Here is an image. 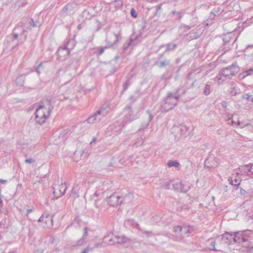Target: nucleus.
Listing matches in <instances>:
<instances>
[{
    "instance_id": "1",
    "label": "nucleus",
    "mask_w": 253,
    "mask_h": 253,
    "mask_svg": "<svg viewBox=\"0 0 253 253\" xmlns=\"http://www.w3.org/2000/svg\"><path fill=\"white\" fill-rule=\"evenodd\" d=\"M177 97H174L173 93L168 92L166 96L162 100L160 109L163 112H168L173 109L178 104Z\"/></svg>"
},
{
    "instance_id": "2",
    "label": "nucleus",
    "mask_w": 253,
    "mask_h": 253,
    "mask_svg": "<svg viewBox=\"0 0 253 253\" xmlns=\"http://www.w3.org/2000/svg\"><path fill=\"white\" fill-rule=\"evenodd\" d=\"M44 109H45L42 103H40L39 107L35 112V119L37 123L40 125L43 124L47 118L50 115V114L53 109V107H50L47 109V114L44 112Z\"/></svg>"
},
{
    "instance_id": "3",
    "label": "nucleus",
    "mask_w": 253,
    "mask_h": 253,
    "mask_svg": "<svg viewBox=\"0 0 253 253\" xmlns=\"http://www.w3.org/2000/svg\"><path fill=\"white\" fill-rule=\"evenodd\" d=\"M132 197L131 193H128L124 197L119 196L116 194H113L108 198L107 202L110 206L115 207L122 203H128L132 199Z\"/></svg>"
},
{
    "instance_id": "4",
    "label": "nucleus",
    "mask_w": 253,
    "mask_h": 253,
    "mask_svg": "<svg viewBox=\"0 0 253 253\" xmlns=\"http://www.w3.org/2000/svg\"><path fill=\"white\" fill-rule=\"evenodd\" d=\"M247 233H249L248 231L234 232V242L241 243L248 241L249 235Z\"/></svg>"
},
{
    "instance_id": "5",
    "label": "nucleus",
    "mask_w": 253,
    "mask_h": 253,
    "mask_svg": "<svg viewBox=\"0 0 253 253\" xmlns=\"http://www.w3.org/2000/svg\"><path fill=\"white\" fill-rule=\"evenodd\" d=\"M67 189V187L65 183H61L60 185L58 186L57 188L53 187V192L54 195V196L56 198H58L61 197L65 194Z\"/></svg>"
},
{
    "instance_id": "6",
    "label": "nucleus",
    "mask_w": 253,
    "mask_h": 253,
    "mask_svg": "<svg viewBox=\"0 0 253 253\" xmlns=\"http://www.w3.org/2000/svg\"><path fill=\"white\" fill-rule=\"evenodd\" d=\"M110 61L106 64V69L109 71V74H113L119 69V66L117 63V59Z\"/></svg>"
},
{
    "instance_id": "7",
    "label": "nucleus",
    "mask_w": 253,
    "mask_h": 253,
    "mask_svg": "<svg viewBox=\"0 0 253 253\" xmlns=\"http://www.w3.org/2000/svg\"><path fill=\"white\" fill-rule=\"evenodd\" d=\"M70 52L66 49L63 46L58 47L56 52L58 59L59 60L63 61L67 58L69 55Z\"/></svg>"
},
{
    "instance_id": "8",
    "label": "nucleus",
    "mask_w": 253,
    "mask_h": 253,
    "mask_svg": "<svg viewBox=\"0 0 253 253\" xmlns=\"http://www.w3.org/2000/svg\"><path fill=\"white\" fill-rule=\"evenodd\" d=\"M200 35V32L197 28H195L190 31L188 34H183V37H185L187 40L191 41L198 38Z\"/></svg>"
},
{
    "instance_id": "9",
    "label": "nucleus",
    "mask_w": 253,
    "mask_h": 253,
    "mask_svg": "<svg viewBox=\"0 0 253 253\" xmlns=\"http://www.w3.org/2000/svg\"><path fill=\"white\" fill-rule=\"evenodd\" d=\"M207 246L208 248L211 251L217 252L222 251V248L218 245L216 241L213 239H210L207 241Z\"/></svg>"
},
{
    "instance_id": "10",
    "label": "nucleus",
    "mask_w": 253,
    "mask_h": 253,
    "mask_svg": "<svg viewBox=\"0 0 253 253\" xmlns=\"http://www.w3.org/2000/svg\"><path fill=\"white\" fill-rule=\"evenodd\" d=\"M222 69L227 70L231 77L236 75L239 71V68L236 63Z\"/></svg>"
},
{
    "instance_id": "11",
    "label": "nucleus",
    "mask_w": 253,
    "mask_h": 253,
    "mask_svg": "<svg viewBox=\"0 0 253 253\" xmlns=\"http://www.w3.org/2000/svg\"><path fill=\"white\" fill-rule=\"evenodd\" d=\"M109 110V108L107 105H104L99 109L95 113L97 115L98 118L100 120L106 116Z\"/></svg>"
},
{
    "instance_id": "12",
    "label": "nucleus",
    "mask_w": 253,
    "mask_h": 253,
    "mask_svg": "<svg viewBox=\"0 0 253 253\" xmlns=\"http://www.w3.org/2000/svg\"><path fill=\"white\" fill-rule=\"evenodd\" d=\"M109 110V108L107 105H104L99 109L95 113L97 115L98 118L100 120L106 116Z\"/></svg>"
},
{
    "instance_id": "13",
    "label": "nucleus",
    "mask_w": 253,
    "mask_h": 253,
    "mask_svg": "<svg viewBox=\"0 0 253 253\" xmlns=\"http://www.w3.org/2000/svg\"><path fill=\"white\" fill-rule=\"evenodd\" d=\"M218 166L217 162L215 161L214 158L209 157L205 161V167L208 169L214 168Z\"/></svg>"
},
{
    "instance_id": "14",
    "label": "nucleus",
    "mask_w": 253,
    "mask_h": 253,
    "mask_svg": "<svg viewBox=\"0 0 253 253\" xmlns=\"http://www.w3.org/2000/svg\"><path fill=\"white\" fill-rule=\"evenodd\" d=\"M177 133L182 137H187L189 133V128L185 125H180L177 127Z\"/></svg>"
},
{
    "instance_id": "15",
    "label": "nucleus",
    "mask_w": 253,
    "mask_h": 253,
    "mask_svg": "<svg viewBox=\"0 0 253 253\" xmlns=\"http://www.w3.org/2000/svg\"><path fill=\"white\" fill-rule=\"evenodd\" d=\"M84 188L83 183H79L77 185H75L72 190V194L75 198L79 197L80 191H82V188Z\"/></svg>"
},
{
    "instance_id": "16",
    "label": "nucleus",
    "mask_w": 253,
    "mask_h": 253,
    "mask_svg": "<svg viewBox=\"0 0 253 253\" xmlns=\"http://www.w3.org/2000/svg\"><path fill=\"white\" fill-rule=\"evenodd\" d=\"M172 187L174 190L180 192L185 193L186 192L188 189H185L184 186L182 184L181 182H176L172 183Z\"/></svg>"
},
{
    "instance_id": "17",
    "label": "nucleus",
    "mask_w": 253,
    "mask_h": 253,
    "mask_svg": "<svg viewBox=\"0 0 253 253\" xmlns=\"http://www.w3.org/2000/svg\"><path fill=\"white\" fill-rule=\"evenodd\" d=\"M228 181L231 185L236 187V189H237L240 184L241 180L238 177V173H236V175L229 177Z\"/></svg>"
},
{
    "instance_id": "18",
    "label": "nucleus",
    "mask_w": 253,
    "mask_h": 253,
    "mask_svg": "<svg viewBox=\"0 0 253 253\" xmlns=\"http://www.w3.org/2000/svg\"><path fill=\"white\" fill-rule=\"evenodd\" d=\"M234 233H230L229 232H226L225 233L222 235V241H224L225 243L228 244L229 242L231 243L232 241H234Z\"/></svg>"
},
{
    "instance_id": "19",
    "label": "nucleus",
    "mask_w": 253,
    "mask_h": 253,
    "mask_svg": "<svg viewBox=\"0 0 253 253\" xmlns=\"http://www.w3.org/2000/svg\"><path fill=\"white\" fill-rule=\"evenodd\" d=\"M76 45V41L73 39H69L67 42L63 46L69 52L72 50Z\"/></svg>"
},
{
    "instance_id": "20",
    "label": "nucleus",
    "mask_w": 253,
    "mask_h": 253,
    "mask_svg": "<svg viewBox=\"0 0 253 253\" xmlns=\"http://www.w3.org/2000/svg\"><path fill=\"white\" fill-rule=\"evenodd\" d=\"M186 90L182 87H178L175 91L174 93H173L174 97H177L176 99L177 101L185 93Z\"/></svg>"
},
{
    "instance_id": "21",
    "label": "nucleus",
    "mask_w": 253,
    "mask_h": 253,
    "mask_svg": "<svg viewBox=\"0 0 253 253\" xmlns=\"http://www.w3.org/2000/svg\"><path fill=\"white\" fill-rule=\"evenodd\" d=\"M229 93L231 96H236L240 93V89L238 88L234 83H232L229 90Z\"/></svg>"
},
{
    "instance_id": "22",
    "label": "nucleus",
    "mask_w": 253,
    "mask_h": 253,
    "mask_svg": "<svg viewBox=\"0 0 253 253\" xmlns=\"http://www.w3.org/2000/svg\"><path fill=\"white\" fill-rule=\"evenodd\" d=\"M173 232L175 233L176 236L180 237V232H187L188 227L186 226L181 227L180 226H174L173 227Z\"/></svg>"
},
{
    "instance_id": "23",
    "label": "nucleus",
    "mask_w": 253,
    "mask_h": 253,
    "mask_svg": "<svg viewBox=\"0 0 253 253\" xmlns=\"http://www.w3.org/2000/svg\"><path fill=\"white\" fill-rule=\"evenodd\" d=\"M147 113H148L149 117L147 120L143 123V124L141 125V127L139 130H143L147 127L148 126L149 124L150 121L153 119V116L152 114L150 113V112L149 110H147Z\"/></svg>"
},
{
    "instance_id": "24",
    "label": "nucleus",
    "mask_w": 253,
    "mask_h": 253,
    "mask_svg": "<svg viewBox=\"0 0 253 253\" xmlns=\"http://www.w3.org/2000/svg\"><path fill=\"white\" fill-rule=\"evenodd\" d=\"M88 228L87 227H85L84 229L83 236L81 239L78 241L77 245L81 246L85 243L86 236H87V234H88Z\"/></svg>"
},
{
    "instance_id": "25",
    "label": "nucleus",
    "mask_w": 253,
    "mask_h": 253,
    "mask_svg": "<svg viewBox=\"0 0 253 253\" xmlns=\"http://www.w3.org/2000/svg\"><path fill=\"white\" fill-rule=\"evenodd\" d=\"M160 47H166V48L165 52H168L175 49L177 47V44L173 43H169L166 44H163Z\"/></svg>"
},
{
    "instance_id": "26",
    "label": "nucleus",
    "mask_w": 253,
    "mask_h": 253,
    "mask_svg": "<svg viewBox=\"0 0 253 253\" xmlns=\"http://www.w3.org/2000/svg\"><path fill=\"white\" fill-rule=\"evenodd\" d=\"M86 121L89 124H94L96 123H98L100 121L99 119L98 118L97 115L95 113L93 115L90 116L87 120Z\"/></svg>"
},
{
    "instance_id": "27",
    "label": "nucleus",
    "mask_w": 253,
    "mask_h": 253,
    "mask_svg": "<svg viewBox=\"0 0 253 253\" xmlns=\"http://www.w3.org/2000/svg\"><path fill=\"white\" fill-rule=\"evenodd\" d=\"M214 81L217 82V84H221L226 80L223 75L221 74V71H220L215 77Z\"/></svg>"
},
{
    "instance_id": "28",
    "label": "nucleus",
    "mask_w": 253,
    "mask_h": 253,
    "mask_svg": "<svg viewBox=\"0 0 253 253\" xmlns=\"http://www.w3.org/2000/svg\"><path fill=\"white\" fill-rule=\"evenodd\" d=\"M169 60L165 59L163 61H157L155 62V64L157 65L159 68H162L169 65Z\"/></svg>"
},
{
    "instance_id": "29",
    "label": "nucleus",
    "mask_w": 253,
    "mask_h": 253,
    "mask_svg": "<svg viewBox=\"0 0 253 253\" xmlns=\"http://www.w3.org/2000/svg\"><path fill=\"white\" fill-rule=\"evenodd\" d=\"M40 103H42L44 106L45 108L44 109V112H45V114H47V109L49 108L50 107H53L52 104L51 100L50 99H45L44 101H41Z\"/></svg>"
},
{
    "instance_id": "30",
    "label": "nucleus",
    "mask_w": 253,
    "mask_h": 253,
    "mask_svg": "<svg viewBox=\"0 0 253 253\" xmlns=\"http://www.w3.org/2000/svg\"><path fill=\"white\" fill-rule=\"evenodd\" d=\"M115 238L117 240L116 242L119 244H124L127 243L129 240L125 236H116Z\"/></svg>"
},
{
    "instance_id": "31",
    "label": "nucleus",
    "mask_w": 253,
    "mask_h": 253,
    "mask_svg": "<svg viewBox=\"0 0 253 253\" xmlns=\"http://www.w3.org/2000/svg\"><path fill=\"white\" fill-rule=\"evenodd\" d=\"M135 42V40H133L132 39H130L128 41L126 42L124 44V50H127L129 47L131 46H134Z\"/></svg>"
},
{
    "instance_id": "32",
    "label": "nucleus",
    "mask_w": 253,
    "mask_h": 253,
    "mask_svg": "<svg viewBox=\"0 0 253 253\" xmlns=\"http://www.w3.org/2000/svg\"><path fill=\"white\" fill-rule=\"evenodd\" d=\"M167 166L169 168H171L172 167L178 168L180 166V164L179 162L176 160H169L168 162Z\"/></svg>"
},
{
    "instance_id": "33",
    "label": "nucleus",
    "mask_w": 253,
    "mask_h": 253,
    "mask_svg": "<svg viewBox=\"0 0 253 253\" xmlns=\"http://www.w3.org/2000/svg\"><path fill=\"white\" fill-rule=\"evenodd\" d=\"M25 80V75H21L17 77L16 79V83L18 85H23Z\"/></svg>"
},
{
    "instance_id": "34",
    "label": "nucleus",
    "mask_w": 253,
    "mask_h": 253,
    "mask_svg": "<svg viewBox=\"0 0 253 253\" xmlns=\"http://www.w3.org/2000/svg\"><path fill=\"white\" fill-rule=\"evenodd\" d=\"M103 240H104V243H107V244H108V245H114L115 244V243L116 242L113 240V238L109 236L104 237Z\"/></svg>"
},
{
    "instance_id": "35",
    "label": "nucleus",
    "mask_w": 253,
    "mask_h": 253,
    "mask_svg": "<svg viewBox=\"0 0 253 253\" xmlns=\"http://www.w3.org/2000/svg\"><path fill=\"white\" fill-rule=\"evenodd\" d=\"M26 24L29 27H37L40 25V24L39 22L37 23L35 22L33 18L30 19Z\"/></svg>"
},
{
    "instance_id": "36",
    "label": "nucleus",
    "mask_w": 253,
    "mask_h": 253,
    "mask_svg": "<svg viewBox=\"0 0 253 253\" xmlns=\"http://www.w3.org/2000/svg\"><path fill=\"white\" fill-rule=\"evenodd\" d=\"M243 78L248 76H253V67L250 68L242 73Z\"/></svg>"
},
{
    "instance_id": "37",
    "label": "nucleus",
    "mask_w": 253,
    "mask_h": 253,
    "mask_svg": "<svg viewBox=\"0 0 253 253\" xmlns=\"http://www.w3.org/2000/svg\"><path fill=\"white\" fill-rule=\"evenodd\" d=\"M211 86L209 84H206L203 89V94L205 95H208L211 93Z\"/></svg>"
},
{
    "instance_id": "38",
    "label": "nucleus",
    "mask_w": 253,
    "mask_h": 253,
    "mask_svg": "<svg viewBox=\"0 0 253 253\" xmlns=\"http://www.w3.org/2000/svg\"><path fill=\"white\" fill-rule=\"evenodd\" d=\"M137 118V114L133 115L131 114V113H128L126 115V118L127 120H128L129 122H131L132 121L136 119Z\"/></svg>"
},
{
    "instance_id": "39",
    "label": "nucleus",
    "mask_w": 253,
    "mask_h": 253,
    "mask_svg": "<svg viewBox=\"0 0 253 253\" xmlns=\"http://www.w3.org/2000/svg\"><path fill=\"white\" fill-rule=\"evenodd\" d=\"M102 201H103L101 199H94V200L93 201V205L95 206V207L96 209H99L101 207Z\"/></svg>"
},
{
    "instance_id": "40",
    "label": "nucleus",
    "mask_w": 253,
    "mask_h": 253,
    "mask_svg": "<svg viewBox=\"0 0 253 253\" xmlns=\"http://www.w3.org/2000/svg\"><path fill=\"white\" fill-rule=\"evenodd\" d=\"M69 130L68 128L63 129L60 132L58 137L62 138L66 137L69 135Z\"/></svg>"
},
{
    "instance_id": "41",
    "label": "nucleus",
    "mask_w": 253,
    "mask_h": 253,
    "mask_svg": "<svg viewBox=\"0 0 253 253\" xmlns=\"http://www.w3.org/2000/svg\"><path fill=\"white\" fill-rule=\"evenodd\" d=\"M253 166V164L250 163L247 165H245V166L241 167V169H244L246 171V172H250Z\"/></svg>"
},
{
    "instance_id": "42",
    "label": "nucleus",
    "mask_w": 253,
    "mask_h": 253,
    "mask_svg": "<svg viewBox=\"0 0 253 253\" xmlns=\"http://www.w3.org/2000/svg\"><path fill=\"white\" fill-rule=\"evenodd\" d=\"M193 27V26H187L186 25H182L181 26L180 28V33H182V32L184 31H188L191 28H192Z\"/></svg>"
},
{
    "instance_id": "43",
    "label": "nucleus",
    "mask_w": 253,
    "mask_h": 253,
    "mask_svg": "<svg viewBox=\"0 0 253 253\" xmlns=\"http://www.w3.org/2000/svg\"><path fill=\"white\" fill-rule=\"evenodd\" d=\"M220 71L221 74L224 77L225 80L230 79L232 77L228 74L227 70L221 69Z\"/></svg>"
},
{
    "instance_id": "44",
    "label": "nucleus",
    "mask_w": 253,
    "mask_h": 253,
    "mask_svg": "<svg viewBox=\"0 0 253 253\" xmlns=\"http://www.w3.org/2000/svg\"><path fill=\"white\" fill-rule=\"evenodd\" d=\"M125 224L126 225H131L133 227H135L136 226H138V225L135 223L134 221L132 219H128L125 221Z\"/></svg>"
},
{
    "instance_id": "45",
    "label": "nucleus",
    "mask_w": 253,
    "mask_h": 253,
    "mask_svg": "<svg viewBox=\"0 0 253 253\" xmlns=\"http://www.w3.org/2000/svg\"><path fill=\"white\" fill-rule=\"evenodd\" d=\"M162 186L165 189H170L172 187V182L167 181L165 182Z\"/></svg>"
},
{
    "instance_id": "46",
    "label": "nucleus",
    "mask_w": 253,
    "mask_h": 253,
    "mask_svg": "<svg viewBox=\"0 0 253 253\" xmlns=\"http://www.w3.org/2000/svg\"><path fill=\"white\" fill-rule=\"evenodd\" d=\"M223 43H224V45H227L228 43H230L231 42V38L230 36H226L223 39Z\"/></svg>"
},
{
    "instance_id": "47",
    "label": "nucleus",
    "mask_w": 253,
    "mask_h": 253,
    "mask_svg": "<svg viewBox=\"0 0 253 253\" xmlns=\"http://www.w3.org/2000/svg\"><path fill=\"white\" fill-rule=\"evenodd\" d=\"M231 43H228L227 45H224V43H223V49H222V50L223 51V53H225L226 51H228L230 48H231Z\"/></svg>"
},
{
    "instance_id": "48",
    "label": "nucleus",
    "mask_w": 253,
    "mask_h": 253,
    "mask_svg": "<svg viewBox=\"0 0 253 253\" xmlns=\"http://www.w3.org/2000/svg\"><path fill=\"white\" fill-rule=\"evenodd\" d=\"M190 234L189 230L188 228V231L187 232H180V238H184L185 237L189 236Z\"/></svg>"
},
{
    "instance_id": "49",
    "label": "nucleus",
    "mask_w": 253,
    "mask_h": 253,
    "mask_svg": "<svg viewBox=\"0 0 253 253\" xmlns=\"http://www.w3.org/2000/svg\"><path fill=\"white\" fill-rule=\"evenodd\" d=\"M113 2L114 3L115 7H120L123 5V2L121 0H115Z\"/></svg>"
},
{
    "instance_id": "50",
    "label": "nucleus",
    "mask_w": 253,
    "mask_h": 253,
    "mask_svg": "<svg viewBox=\"0 0 253 253\" xmlns=\"http://www.w3.org/2000/svg\"><path fill=\"white\" fill-rule=\"evenodd\" d=\"M184 14V12L183 10H180L179 11H177L176 12V19L178 20H180L181 18L182 17Z\"/></svg>"
},
{
    "instance_id": "51",
    "label": "nucleus",
    "mask_w": 253,
    "mask_h": 253,
    "mask_svg": "<svg viewBox=\"0 0 253 253\" xmlns=\"http://www.w3.org/2000/svg\"><path fill=\"white\" fill-rule=\"evenodd\" d=\"M253 97L252 95H249L248 93H245L242 96V98L245 99L247 101H251V98Z\"/></svg>"
},
{
    "instance_id": "52",
    "label": "nucleus",
    "mask_w": 253,
    "mask_h": 253,
    "mask_svg": "<svg viewBox=\"0 0 253 253\" xmlns=\"http://www.w3.org/2000/svg\"><path fill=\"white\" fill-rule=\"evenodd\" d=\"M130 85V83H129V80L128 79L127 81H126V82L123 84V91H126L127 88H128V87Z\"/></svg>"
},
{
    "instance_id": "53",
    "label": "nucleus",
    "mask_w": 253,
    "mask_h": 253,
    "mask_svg": "<svg viewBox=\"0 0 253 253\" xmlns=\"http://www.w3.org/2000/svg\"><path fill=\"white\" fill-rule=\"evenodd\" d=\"M130 15L131 16L134 18H136L137 17V14L134 8H132L130 10Z\"/></svg>"
},
{
    "instance_id": "54",
    "label": "nucleus",
    "mask_w": 253,
    "mask_h": 253,
    "mask_svg": "<svg viewBox=\"0 0 253 253\" xmlns=\"http://www.w3.org/2000/svg\"><path fill=\"white\" fill-rule=\"evenodd\" d=\"M17 29V28H15L13 32V36L14 39H17L19 36V34L15 32V31Z\"/></svg>"
},
{
    "instance_id": "55",
    "label": "nucleus",
    "mask_w": 253,
    "mask_h": 253,
    "mask_svg": "<svg viewBox=\"0 0 253 253\" xmlns=\"http://www.w3.org/2000/svg\"><path fill=\"white\" fill-rule=\"evenodd\" d=\"M107 48V47L105 46L104 48H100V50H99V51L98 53L97 54V55H101V54L103 53V52H104V49H106V48Z\"/></svg>"
},
{
    "instance_id": "56",
    "label": "nucleus",
    "mask_w": 253,
    "mask_h": 253,
    "mask_svg": "<svg viewBox=\"0 0 253 253\" xmlns=\"http://www.w3.org/2000/svg\"><path fill=\"white\" fill-rule=\"evenodd\" d=\"M126 109L128 111V113L132 112V108L130 105H127L126 107Z\"/></svg>"
},
{
    "instance_id": "57",
    "label": "nucleus",
    "mask_w": 253,
    "mask_h": 253,
    "mask_svg": "<svg viewBox=\"0 0 253 253\" xmlns=\"http://www.w3.org/2000/svg\"><path fill=\"white\" fill-rule=\"evenodd\" d=\"M34 211V208L32 207L31 209H29L27 210V213L26 214V216H28L29 213L32 212Z\"/></svg>"
},
{
    "instance_id": "58",
    "label": "nucleus",
    "mask_w": 253,
    "mask_h": 253,
    "mask_svg": "<svg viewBox=\"0 0 253 253\" xmlns=\"http://www.w3.org/2000/svg\"><path fill=\"white\" fill-rule=\"evenodd\" d=\"M34 162L33 159L32 158H29L25 160V163H32Z\"/></svg>"
},
{
    "instance_id": "59",
    "label": "nucleus",
    "mask_w": 253,
    "mask_h": 253,
    "mask_svg": "<svg viewBox=\"0 0 253 253\" xmlns=\"http://www.w3.org/2000/svg\"><path fill=\"white\" fill-rule=\"evenodd\" d=\"M152 233V232H151V231H145L143 232V234H145L147 237H149L150 234H151Z\"/></svg>"
},
{
    "instance_id": "60",
    "label": "nucleus",
    "mask_w": 253,
    "mask_h": 253,
    "mask_svg": "<svg viewBox=\"0 0 253 253\" xmlns=\"http://www.w3.org/2000/svg\"><path fill=\"white\" fill-rule=\"evenodd\" d=\"M90 251V248L88 247L86 249L83 250V251L81 253H88Z\"/></svg>"
},
{
    "instance_id": "61",
    "label": "nucleus",
    "mask_w": 253,
    "mask_h": 253,
    "mask_svg": "<svg viewBox=\"0 0 253 253\" xmlns=\"http://www.w3.org/2000/svg\"><path fill=\"white\" fill-rule=\"evenodd\" d=\"M221 105L222 106V107L225 109L227 107V104H226V102L225 101H222L221 103Z\"/></svg>"
},
{
    "instance_id": "62",
    "label": "nucleus",
    "mask_w": 253,
    "mask_h": 253,
    "mask_svg": "<svg viewBox=\"0 0 253 253\" xmlns=\"http://www.w3.org/2000/svg\"><path fill=\"white\" fill-rule=\"evenodd\" d=\"M44 217L43 216V215L42 214L40 217V218L38 219V222H42V221H44Z\"/></svg>"
},
{
    "instance_id": "63",
    "label": "nucleus",
    "mask_w": 253,
    "mask_h": 253,
    "mask_svg": "<svg viewBox=\"0 0 253 253\" xmlns=\"http://www.w3.org/2000/svg\"><path fill=\"white\" fill-rule=\"evenodd\" d=\"M249 47H253V44H248L246 46V48L244 49V51L245 52L246 51V50L249 48Z\"/></svg>"
},
{
    "instance_id": "64",
    "label": "nucleus",
    "mask_w": 253,
    "mask_h": 253,
    "mask_svg": "<svg viewBox=\"0 0 253 253\" xmlns=\"http://www.w3.org/2000/svg\"><path fill=\"white\" fill-rule=\"evenodd\" d=\"M136 98H134V96L133 95H131L129 97V100L131 101L132 102H134L135 100H136Z\"/></svg>"
}]
</instances>
